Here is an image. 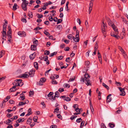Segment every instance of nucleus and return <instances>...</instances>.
<instances>
[{"label":"nucleus","mask_w":128,"mask_h":128,"mask_svg":"<svg viewBox=\"0 0 128 128\" xmlns=\"http://www.w3.org/2000/svg\"><path fill=\"white\" fill-rule=\"evenodd\" d=\"M65 46V44H62L60 46V48H64Z\"/></svg>","instance_id":"nucleus-57"},{"label":"nucleus","mask_w":128,"mask_h":128,"mask_svg":"<svg viewBox=\"0 0 128 128\" xmlns=\"http://www.w3.org/2000/svg\"><path fill=\"white\" fill-rule=\"evenodd\" d=\"M17 81H18L19 82H19V84H20V86H22L23 84L24 83L23 82H22V80L21 79H17Z\"/></svg>","instance_id":"nucleus-20"},{"label":"nucleus","mask_w":128,"mask_h":128,"mask_svg":"<svg viewBox=\"0 0 128 128\" xmlns=\"http://www.w3.org/2000/svg\"><path fill=\"white\" fill-rule=\"evenodd\" d=\"M60 98H62L64 100L67 102L71 100V99L69 97H66L65 96H60Z\"/></svg>","instance_id":"nucleus-5"},{"label":"nucleus","mask_w":128,"mask_h":128,"mask_svg":"<svg viewBox=\"0 0 128 128\" xmlns=\"http://www.w3.org/2000/svg\"><path fill=\"white\" fill-rule=\"evenodd\" d=\"M75 111L76 112H77L79 113L80 114V113L82 112V108L79 109L78 107L76 108L75 109Z\"/></svg>","instance_id":"nucleus-11"},{"label":"nucleus","mask_w":128,"mask_h":128,"mask_svg":"<svg viewBox=\"0 0 128 128\" xmlns=\"http://www.w3.org/2000/svg\"><path fill=\"white\" fill-rule=\"evenodd\" d=\"M10 98V96H8L6 97V98H5L4 100H6V102H7Z\"/></svg>","instance_id":"nucleus-54"},{"label":"nucleus","mask_w":128,"mask_h":128,"mask_svg":"<svg viewBox=\"0 0 128 128\" xmlns=\"http://www.w3.org/2000/svg\"><path fill=\"white\" fill-rule=\"evenodd\" d=\"M111 96V94H110L108 95L107 97V102H109L111 101L112 100L111 98H110L109 99V97Z\"/></svg>","instance_id":"nucleus-18"},{"label":"nucleus","mask_w":128,"mask_h":128,"mask_svg":"<svg viewBox=\"0 0 128 128\" xmlns=\"http://www.w3.org/2000/svg\"><path fill=\"white\" fill-rule=\"evenodd\" d=\"M93 6V3L92 2H91V1H90V6L89 9V14H90V13L91 12V11L92 10V6Z\"/></svg>","instance_id":"nucleus-10"},{"label":"nucleus","mask_w":128,"mask_h":128,"mask_svg":"<svg viewBox=\"0 0 128 128\" xmlns=\"http://www.w3.org/2000/svg\"><path fill=\"white\" fill-rule=\"evenodd\" d=\"M32 119L31 118H29L27 121V123L28 124H30L31 123Z\"/></svg>","instance_id":"nucleus-39"},{"label":"nucleus","mask_w":128,"mask_h":128,"mask_svg":"<svg viewBox=\"0 0 128 128\" xmlns=\"http://www.w3.org/2000/svg\"><path fill=\"white\" fill-rule=\"evenodd\" d=\"M73 36L71 34H69L67 36L68 38L70 40H72V38H73Z\"/></svg>","instance_id":"nucleus-24"},{"label":"nucleus","mask_w":128,"mask_h":128,"mask_svg":"<svg viewBox=\"0 0 128 128\" xmlns=\"http://www.w3.org/2000/svg\"><path fill=\"white\" fill-rule=\"evenodd\" d=\"M18 117L17 116H13L12 118H10V120H12V121L13 120H15Z\"/></svg>","instance_id":"nucleus-33"},{"label":"nucleus","mask_w":128,"mask_h":128,"mask_svg":"<svg viewBox=\"0 0 128 128\" xmlns=\"http://www.w3.org/2000/svg\"><path fill=\"white\" fill-rule=\"evenodd\" d=\"M102 85L106 88L108 90L109 89V87L104 83H102Z\"/></svg>","instance_id":"nucleus-35"},{"label":"nucleus","mask_w":128,"mask_h":128,"mask_svg":"<svg viewBox=\"0 0 128 128\" xmlns=\"http://www.w3.org/2000/svg\"><path fill=\"white\" fill-rule=\"evenodd\" d=\"M90 78V76L87 73H86L84 75V77H82L81 78L80 81L83 82L85 81V80L89 79Z\"/></svg>","instance_id":"nucleus-1"},{"label":"nucleus","mask_w":128,"mask_h":128,"mask_svg":"<svg viewBox=\"0 0 128 128\" xmlns=\"http://www.w3.org/2000/svg\"><path fill=\"white\" fill-rule=\"evenodd\" d=\"M24 118L22 119L19 118L18 120V121L19 123L21 122H23L24 121Z\"/></svg>","instance_id":"nucleus-32"},{"label":"nucleus","mask_w":128,"mask_h":128,"mask_svg":"<svg viewBox=\"0 0 128 128\" xmlns=\"http://www.w3.org/2000/svg\"><path fill=\"white\" fill-rule=\"evenodd\" d=\"M28 72H26L24 74H22L21 75H20L19 76V78H22L23 77L24 78H27L29 76L28 75Z\"/></svg>","instance_id":"nucleus-2"},{"label":"nucleus","mask_w":128,"mask_h":128,"mask_svg":"<svg viewBox=\"0 0 128 128\" xmlns=\"http://www.w3.org/2000/svg\"><path fill=\"white\" fill-rule=\"evenodd\" d=\"M17 6V4H14V6H13L12 10H15L17 9L16 6Z\"/></svg>","instance_id":"nucleus-28"},{"label":"nucleus","mask_w":128,"mask_h":128,"mask_svg":"<svg viewBox=\"0 0 128 128\" xmlns=\"http://www.w3.org/2000/svg\"><path fill=\"white\" fill-rule=\"evenodd\" d=\"M106 25L104 23V21L102 22V24L101 26V29L103 28L106 29Z\"/></svg>","instance_id":"nucleus-25"},{"label":"nucleus","mask_w":128,"mask_h":128,"mask_svg":"<svg viewBox=\"0 0 128 128\" xmlns=\"http://www.w3.org/2000/svg\"><path fill=\"white\" fill-rule=\"evenodd\" d=\"M56 96H52L51 98H49L51 100H54L56 99Z\"/></svg>","instance_id":"nucleus-62"},{"label":"nucleus","mask_w":128,"mask_h":128,"mask_svg":"<svg viewBox=\"0 0 128 128\" xmlns=\"http://www.w3.org/2000/svg\"><path fill=\"white\" fill-rule=\"evenodd\" d=\"M48 56H44L43 57V59H44V60L46 62V64L47 65H48L49 64L50 62L49 60L48 59Z\"/></svg>","instance_id":"nucleus-8"},{"label":"nucleus","mask_w":128,"mask_h":128,"mask_svg":"<svg viewBox=\"0 0 128 128\" xmlns=\"http://www.w3.org/2000/svg\"><path fill=\"white\" fill-rule=\"evenodd\" d=\"M50 54V52L48 50H46L44 52V54L46 55H48Z\"/></svg>","instance_id":"nucleus-38"},{"label":"nucleus","mask_w":128,"mask_h":128,"mask_svg":"<svg viewBox=\"0 0 128 128\" xmlns=\"http://www.w3.org/2000/svg\"><path fill=\"white\" fill-rule=\"evenodd\" d=\"M36 46L35 45H33L31 46V50H36Z\"/></svg>","instance_id":"nucleus-17"},{"label":"nucleus","mask_w":128,"mask_h":128,"mask_svg":"<svg viewBox=\"0 0 128 128\" xmlns=\"http://www.w3.org/2000/svg\"><path fill=\"white\" fill-rule=\"evenodd\" d=\"M85 24L86 26V29H87L88 27V22L86 20V21L85 22Z\"/></svg>","instance_id":"nucleus-50"},{"label":"nucleus","mask_w":128,"mask_h":128,"mask_svg":"<svg viewBox=\"0 0 128 128\" xmlns=\"http://www.w3.org/2000/svg\"><path fill=\"white\" fill-rule=\"evenodd\" d=\"M35 56V54L34 53L32 54H31L30 56V59L32 60H33Z\"/></svg>","instance_id":"nucleus-21"},{"label":"nucleus","mask_w":128,"mask_h":128,"mask_svg":"<svg viewBox=\"0 0 128 128\" xmlns=\"http://www.w3.org/2000/svg\"><path fill=\"white\" fill-rule=\"evenodd\" d=\"M9 102L11 104H12L14 103V100H9Z\"/></svg>","instance_id":"nucleus-55"},{"label":"nucleus","mask_w":128,"mask_h":128,"mask_svg":"<svg viewBox=\"0 0 128 128\" xmlns=\"http://www.w3.org/2000/svg\"><path fill=\"white\" fill-rule=\"evenodd\" d=\"M118 48L122 52V51H123V53H124V51L122 48L120 46H118Z\"/></svg>","instance_id":"nucleus-41"},{"label":"nucleus","mask_w":128,"mask_h":128,"mask_svg":"<svg viewBox=\"0 0 128 128\" xmlns=\"http://www.w3.org/2000/svg\"><path fill=\"white\" fill-rule=\"evenodd\" d=\"M85 83L87 86H92L91 83L90 79L85 80Z\"/></svg>","instance_id":"nucleus-6"},{"label":"nucleus","mask_w":128,"mask_h":128,"mask_svg":"<svg viewBox=\"0 0 128 128\" xmlns=\"http://www.w3.org/2000/svg\"><path fill=\"white\" fill-rule=\"evenodd\" d=\"M90 64V62L89 61H87L86 62H85V64L86 66H88Z\"/></svg>","instance_id":"nucleus-63"},{"label":"nucleus","mask_w":128,"mask_h":128,"mask_svg":"<svg viewBox=\"0 0 128 128\" xmlns=\"http://www.w3.org/2000/svg\"><path fill=\"white\" fill-rule=\"evenodd\" d=\"M64 87H67L68 88H69L70 86V85L69 84L67 83L64 84Z\"/></svg>","instance_id":"nucleus-34"},{"label":"nucleus","mask_w":128,"mask_h":128,"mask_svg":"<svg viewBox=\"0 0 128 128\" xmlns=\"http://www.w3.org/2000/svg\"><path fill=\"white\" fill-rule=\"evenodd\" d=\"M25 104L24 102H19L18 105L19 106H21L22 105H24Z\"/></svg>","instance_id":"nucleus-43"},{"label":"nucleus","mask_w":128,"mask_h":128,"mask_svg":"<svg viewBox=\"0 0 128 128\" xmlns=\"http://www.w3.org/2000/svg\"><path fill=\"white\" fill-rule=\"evenodd\" d=\"M98 48V45L97 42H96V44L95 45L94 50H96Z\"/></svg>","instance_id":"nucleus-36"},{"label":"nucleus","mask_w":128,"mask_h":128,"mask_svg":"<svg viewBox=\"0 0 128 128\" xmlns=\"http://www.w3.org/2000/svg\"><path fill=\"white\" fill-rule=\"evenodd\" d=\"M35 40L33 42V44L34 45H35V46H37L38 45V41L37 40L34 39Z\"/></svg>","instance_id":"nucleus-26"},{"label":"nucleus","mask_w":128,"mask_h":128,"mask_svg":"<svg viewBox=\"0 0 128 128\" xmlns=\"http://www.w3.org/2000/svg\"><path fill=\"white\" fill-rule=\"evenodd\" d=\"M102 32L103 34V36L105 37L106 36V29L104 28L101 29Z\"/></svg>","instance_id":"nucleus-14"},{"label":"nucleus","mask_w":128,"mask_h":128,"mask_svg":"<svg viewBox=\"0 0 128 128\" xmlns=\"http://www.w3.org/2000/svg\"><path fill=\"white\" fill-rule=\"evenodd\" d=\"M18 34L20 36L25 37L26 35V33L24 32H18Z\"/></svg>","instance_id":"nucleus-4"},{"label":"nucleus","mask_w":128,"mask_h":128,"mask_svg":"<svg viewBox=\"0 0 128 128\" xmlns=\"http://www.w3.org/2000/svg\"><path fill=\"white\" fill-rule=\"evenodd\" d=\"M62 20L61 19H58L57 21V24H58L59 23H61V22L62 21Z\"/></svg>","instance_id":"nucleus-59"},{"label":"nucleus","mask_w":128,"mask_h":128,"mask_svg":"<svg viewBox=\"0 0 128 128\" xmlns=\"http://www.w3.org/2000/svg\"><path fill=\"white\" fill-rule=\"evenodd\" d=\"M37 15H38L37 17L38 18H41L43 17V15L42 14H38Z\"/></svg>","instance_id":"nucleus-53"},{"label":"nucleus","mask_w":128,"mask_h":128,"mask_svg":"<svg viewBox=\"0 0 128 128\" xmlns=\"http://www.w3.org/2000/svg\"><path fill=\"white\" fill-rule=\"evenodd\" d=\"M109 125L110 127L111 128H113L115 126V124L111 123H109Z\"/></svg>","instance_id":"nucleus-30"},{"label":"nucleus","mask_w":128,"mask_h":128,"mask_svg":"<svg viewBox=\"0 0 128 128\" xmlns=\"http://www.w3.org/2000/svg\"><path fill=\"white\" fill-rule=\"evenodd\" d=\"M44 33L47 36H48L50 35V34L48 32L46 31L45 30L44 32Z\"/></svg>","instance_id":"nucleus-45"},{"label":"nucleus","mask_w":128,"mask_h":128,"mask_svg":"<svg viewBox=\"0 0 128 128\" xmlns=\"http://www.w3.org/2000/svg\"><path fill=\"white\" fill-rule=\"evenodd\" d=\"M82 120L81 118H78L76 120V122L78 123H79Z\"/></svg>","instance_id":"nucleus-51"},{"label":"nucleus","mask_w":128,"mask_h":128,"mask_svg":"<svg viewBox=\"0 0 128 128\" xmlns=\"http://www.w3.org/2000/svg\"><path fill=\"white\" fill-rule=\"evenodd\" d=\"M115 84H117L118 86H120L121 85V84L119 82H118L116 81L115 82Z\"/></svg>","instance_id":"nucleus-49"},{"label":"nucleus","mask_w":128,"mask_h":128,"mask_svg":"<svg viewBox=\"0 0 128 128\" xmlns=\"http://www.w3.org/2000/svg\"><path fill=\"white\" fill-rule=\"evenodd\" d=\"M34 66L36 70L38 69V63L37 62H34Z\"/></svg>","instance_id":"nucleus-22"},{"label":"nucleus","mask_w":128,"mask_h":128,"mask_svg":"<svg viewBox=\"0 0 128 128\" xmlns=\"http://www.w3.org/2000/svg\"><path fill=\"white\" fill-rule=\"evenodd\" d=\"M54 93L53 92H50L48 94L47 96L48 97H50Z\"/></svg>","instance_id":"nucleus-46"},{"label":"nucleus","mask_w":128,"mask_h":128,"mask_svg":"<svg viewBox=\"0 0 128 128\" xmlns=\"http://www.w3.org/2000/svg\"><path fill=\"white\" fill-rule=\"evenodd\" d=\"M35 71V69H32L28 72V75L30 76V77H32L34 76Z\"/></svg>","instance_id":"nucleus-3"},{"label":"nucleus","mask_w":128,"mask_h":128,"mask_svg":"<svg viewBox=\"0 0 128 128\" xmlns=\"http://www.w3.org/2000/svg\"><path fill=\"white\" fill-rule=\"evenodd\" d=\"M21 20L22 22H23L26 23V19L24 18H22Z\"/></svg>","instance_id":"nucleus-58"},{"label":"nucleus","mask_w":128,"mask_h":128,"mask_svg":"<svg viewBox=\"0 0 128 128\" xmlns=\"http://www.w3.org/2000/svg\"><path fill=\"white\" fill-rule=\"evenodd\" d=\"M77 117V116H72L70 118V119L71 120H73L75 118Z\"/></svg>","instance_id":"nucleus-47"},{"label":"nucleus","mask_w":128,"mask_h":128,"mask_svg":"<svg viewBox=\"0 0 128 128\" xmlns=\"http://www.w3.org/2000/svg\"><path fill=\"white\" fill-rule=\"evenodd\" d=\"M27 5L24 4V2H22V4L21 6L22 9L24 11L26 10L27 8L26 7Z\"/></svg>","instance_id":"nucleus-9"},{"label":"nucleus","mask_w":128,"mask_h":128,"mask_svg":"<svg viewBox=\"0 0 128 128\" xmlns=\"http://www.w3.org/2000/svg\"><path fill=\"white\" fill-rule=\"evenodd\" d=\"M59 110V108L58 107H57L55 109L54 111V112H58Z\"/></svg>","instance_id":"nucleus-61"},{"label":"nucleus","mask_w":128,"mask_h":128,"mask_svg":"<svg viewBox=\"0 0 128 128\" xmlns=\"http://www.w3.org/2000/svg\"><path fill=\"white\" fill-rule=\"evenodd\" d=\"M85 121L84 120L82 121L80 124V128H82V127H83L84 126Z\"/></svg>","instance_id":"nucleus-44"},{"label":"nucleus","mask_w":128,"mask_h":128,"mask_svg":"<svg viewBox=\"0 0 128 128\" xmlns=\"http://www.w3.org/2000/svg\"><path fill=\"white\" fill-rule=\"evenodd\" d=\"M12 121V120H10V119H9L8 120L5 121L4 122L7 125H9Z\"/></svg>","instance_id":"nucleus-16"},{"label":"nucleus","mask_w":128,"mask_h":128,"mask_svg":"<svg viewBox=\"0 0 128 128\" xmlns=\"http://www.w3.org/2000/svg\"><path fill=\"white\" fill-rule=\"evenodd\" d=\"M111 35L112 36H114L117 39H118L119 38V36L117 35H115L114 33H111Z\"/></svg>","instance_id":"nucleus-23"},{"label":"nucleus","mask_w":128,"mask_h":128,"mask_svg":"<svg viewBox=\"0 0 128 128\" xmlns=\"http://www.w3.org/2000/svg\"><path fill=\"white\" fill-rule=\"evenodd\" d=\"M121 93L120 94V96H124L125 95V92L124 91V90L122 91V92H121Z\"/></svg>","instance_id":"nucleus-37"},{"label":"nucleus","mask_w":128,"mask_h":128,"mask_svg":"<svg viewBox=\"0 0 128 128\" xmlns=\"http://www.w3.org/2000/svg\"><path fill=\"white\" fill-rule=\"evenodd\" d=\"M106 19H107L108 20V24L110 26H111L112 25V23L110 19L108 17H106Z\"/></svg>","instance_id":"nucleus-15"},{"label":"nucleus","mask_w":128,"mask_h":128,"mask_svg":"<svg viewBox=\"0 0 128 128\" xmlns=\"http://www.w3.org/2000/svg\"><path fill=\"white\" fill-rule=\"evenodd\" d=\"M111 26L112 28L116 32L118 31V29L116 27V26L114 24H112V25Z\"/></svg>","instance_id":"nucleus-19"},{"label":"nucleus","mask_w":128,"mask_h":128,"mask_svg":"<svg viewBox=\"0 0 128 128\" xmlns=\"http://www.w3.org/2000/svg\"><path fill=\"white\" fill-rule=\"evenodd\" d=\"M38 119V118L37 117H36V116L34 117V118H33V120L35 122H37V121Z\"/></svg>","instance_id":"nucleus-52"},{"label":"nucleus","mask_w":128,"mask_h":128,"mask_svg":"<svg viewBox=\"0 0 128 128\" xmlns=\"http://www.w3.org/2000/svg\"><path fill=\"white\" fill-rule=\"evenodd\" d=\"M8 31L7 32V35H10V34L12 32L10 26H8Z\"/></svg>","instance_id":"nucleus-12"},{"label":"nucleus","mask_w":128,"mask_h":128,"mask_svg":"<svg viewBox=\"0 0 128 128\" xmlns=\"http://www.w3.org/2000/svg\"><path fill=\"white\" fill-rule=\"evenodd\" d=\"M52 84H58V82L55 80L52 81Z\"/></svg>","instance_id":"nucleus-40"},{"label":"nucleus","mask_w":128,"mask_h":128,"mask_svg":"<svg viewBox=\"0 0 128 128\" xmlns=\"http://www.w3.org/2000/svg\"><path fill=\"white\" fill-rule=\"evenodd\" d=\"M4 54V51L2 50L0 52V58L2 57Z\"/></svg>","instance_id":"nucleus-29"},{"label":"nucleus","mask_w":128,"mask_h":128,"mask_svg":"<svg viewBox=\"0 0 128 128\" xmlns=\"http://www.w3.org/2000/svg\"><path fill=\"white\" fill-rule=\"evenodd\" d=\"M57 53V52H55L49 55V56L50 57H52L53 56L54 54H56Z\"/></svg>","instance_id":"nucleus-42"},{"label":"nucleus","mask_w":128,"mask_h":128,"mask_svg":"<svg viewBox=\"0 0 128 128\" xmlns=\"http://www.w3.org/2000/svg\"><path fill=\"white\" fill-rule=\"evenodd\" d=\"M55 96L56 97H58L60 96V93L58 91L56 92L55 93Z\"/></svg>","instance_id":"nucleus-31"},{"label":"nucleus","mask_w":128,"mask_h":128,"mask_svg":"<svg viewBox=\"0 0 128 128\" xmlns=\"http://www.w3.org/2000/svg\"><path fill=\"white\" fill-rule=\"evenodd\" d=\"M28 16L30 18H32L33 17L32 12L30 11H29L28 13Z\"/></svg>","instance_id":"nucleus-27"},{"label":"nucleus","mask_w":128,"mask_h":128,"mask_svg":"<svg viewBox=\"0 0 128 128\" xmlns=\"http://www.w3.org/2000/svg\"><path fill=\"white\" fill-rule=\"evenodd\" d=\"M46 80V79L44 78H42L39 82L38 84L40 85H42V83L44 82Z\"/></svg>","instance_id":"nucleus-7"},{"label":"nucleus","mask_w":128,"mask_h":128,"mask_svg":"<svg viewBox=\"0 0 128 128\" xmlns=\"http://www.w3.org/2000/svg\"><path fill=\"white\" fill-rule=\"evenodd\" d=\"M88 40H87L86 41L84 42V44H85V45H84V47H85V48H86V46L87 44L88 43Z\"/></svg>","instance_id":"nucleus-48"},{"label":"nucleus","mask_w":128,"mask_h":128,"mask_svg":"<svg viewBox=\"0 0 128 128\" xmlns=\"http://www.w3.org/2000/svg\"><path fill=\"white\" fill-rule=\"evenodd\" d=\"M16 90H14L13 88H12L10 89L9 92H14Z\"/></svg>","instance_id":"nucleus-60"},{"label":"nucleus","mask_w":128,"mask_h":128,"mask_svg":"<svg viewBox=\"0 0 128 128\" xmlns=\"http://www.w3.org/2000/svg\"><path fill=\"white\" fill-rule=\"evenodd\" d=\"M48 19L49 20L50 22H52L53 21V18L52 16H50L49 18Z\"/></svg>","instance_id":"nucleus-56"},{"label":"nucleus","mask_w":128,"mask_h":128,"mask_svg":"<svg viewBox=\"0 0 128 128\" xmlns=\"http://www.w3.org/2000/svg\"><path fill=\"white\" fill-rule=\"evenodd\" d=\"M79 31L78 30H76V35L75 36V37L76 38H78V41H79L80 40V38H79Z\"/></svg>","instance_id":"nucleus-13"},{"label":"nucleus","mask_w":128,"mask_h":128,"mask_svg":"<svg viewBox=\"0 0 128 128\" xmlns=\"http://www.w3.org/2000/svg\"><path fill=\"white\" fill-rule=\"evenodd\" d=\"M50 128H56L57 126L56 125H53L51 126L50 127Z\"/></svg>","instance_id":"nucleus-64"}]
</instances>
